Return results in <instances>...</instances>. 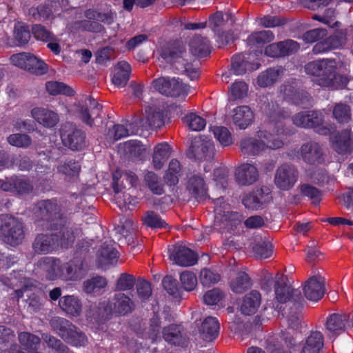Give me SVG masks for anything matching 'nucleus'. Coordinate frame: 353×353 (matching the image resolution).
<instances>
[{"label": "nucleus", "mask_w": 353, "mask_h": 353, "mask_svg": "<svg viewBox=\"0 0 353 353\" xmlns=\"http://www.w3.org/2000/svg\"><path fill=\"white\" fill-rule=\"evenodd\" d=\"M214 153L215 149L213 141L199 136L194 137L192 141L188 155L190 159L201 161L212 159Z\"/></svg>", "instance_id": "f8f14e48"}, {"label": "nucleus", "mask_w": 353, "mask_h": 353, "mask_svg": "<svg viewBox=\"0 0 353 353\" xmlns=\"http://www.w3.org/2000/svg\"><path fill=\"white\" fill-rule=\"evenodd\" d=\"M31 116L39 125L46 128H52L59 122V114L45 108H34L31 110Z\"/></svg>", "instance_id": "412c9836"}, {"label": "nucleus", "mask_w": 353, "mask_h": 353, "mask_svg": "<svg viewBox=\"0 0 353 353\" xmlns=\"http://www.w3.org/2000/svg\"><path fill=\"white\" fill-rule=\"evenodd\" d=\"M287 279L283 275L276 274L274 278H270L262 285L263 290L267 292L272 290L271 285H273L274 293V307L279 314L283 317L285 316V310L287 302Z\"/></svg>", "instance_id": "0eeeda50"}, {"label": "nucleus", "mask_w": 353, "mask_h": 353, "mask_svg": "<svg viewBox=\"0 0 353 353\" xmlns=\"http://www.w3.org/2000/svg\"><path fill=\"white\" fill-rule=\"evenodd\" d=\"M0 235L12 245L21 243L25 236L23 223L12 216L0 215Z\"/></svg>", "instance_id": "423d86ee"}, {"label": "nucleus", "mask_w": 353, "mask_h": 353, "mask_svg": "<svg viewBox=\"0 0 353 353\" xmlns=\"http://www.w3.org/2000/svg\"><path fill=\"white\" fill-rule=\"evenodd\" d=\"M190 49L194 56H207L210 52L209 41L206 37L196 35L190 40Z\"/></svg>", "instance_id": "c9c22d12"}, {"label": "nucleus", "mask_w": 353, "mask_h": 353, "mask_svg": "<svg viewBox=\"0 0 353 353\" xmlns=\"http://www.w3.org/2000/svg\"><path fill=\"white\" fill-rule=\"evenodd\" d=\"M301 155L305 162L315 165L323 161V152L321 146L315 142L307 143L301 148Z\"/></svg>", "instance_id": "393cba45"}, {"label": "nucleus", "mask_w": 353, "mask_h": 353, "mask_svg": "<svg viewBox=\"0 0 353 353\" xmlns=\"http://www.w3.org/2000/svg\"><path fill=\"white\" fill-rule=\"evenodd\" d=\"M169 252L170 259L174 263L180 266L187 267L193 265L198 260L197 254L183 245H173L169 249Z\"/></svg>", "instance_id": "4468645a"}, {"label": "nucleus", "mask_w": 353, "mask_h": 353, "mask_svg": "<svg viewBox=\"0 0 353 353\" xmlns=\"http://www.w3.org/2000/svg\"><path fill=\"white\" fill-rule=\"evenodd\" d=\"M240 149L242 154L246 156L258 155L263 151L259 139L252 137L242 139L240 142Z\"/></svg>", "instance_id": "79ce46f5"}, {"label": "nucleus", "mask_w": 353, "mask_h": 353, "mask_svg": "<svg viewBox=\"0 0 353 353\" xmlns=\"http://www.w3.org/2000/svg\"><path fill=\"white\" fill-rule=\"evenodd\" d=\"M59 307L67 314L78 316L82 311V303L78 297L73 295H67L61 297L59 301Z\"/></svg>", "instance_id": "2f4dec72"}, {"label": "nucleus", "mask_w": 353, "mask_h": 353, "mask_svg": "<svg viewBox=\"0 0 353 353\" xmlns=\"http://www.w3.org/2000/svg\"><path fill=\"white\" fill-rule=\"evenodd\" d=\"M154 88L162 94L173 97H185L190 92V87L178 79L161 77L152 82Z\"/></svg>", "instance_id": "1a4fd4ad"}, {"label": "nucleus", "mask_w": 353, "mask_h": 353, "mask_svg": "<svg viewBox=\"0 0 353 353\" xmlns=\"http://www.w3.org/2000/svg\"><path fill=\"white\" fill-rule=\"evenodd\" d=\"M59 245L57 233L39 234L32 243V249L36 254H46Z\"/></svg>", "instance_id": "6ab92c4d"}, {"label": "nucleus", "mask_w": 353, "mask_h": 353, "mask_svg": "<svg viewBox=\"0 0 353 353\" xmlns=\"http://www.w3.org/2000/svg\"><path fill=\"white\" fill-rule=\"evenodd\" d=\"M136 225L132 219L122 217L120 219V224L115 227V230L123 237H128L132 234L136 230Z\"/></svg>", "instance_id": "69168bd1"}, {"label": "nucleus", "mask_w": 353, "mask_h": 353, "mask_svg": "<svg viewBox=\"0 0 353 353\" xmlns=\"http://www.w3.org/2000/svg\"><path fill=\"white\" fill-rule=\"evenodd\" d=\"M162 334L164 340L170 344L180 345L184 343L183 329L179 325L171 324L164 327Z\"/></svg>", "instance_id": "f704fd0d"}, {"label": "nucleus", "mask_w": 353, "mask_h": 353, "mask_svg": "<svg viewBox=\"0 0 353 353\" xmlns=\"http://www.w3.org/2000/svg\"><path fill=\"white\" fill-rule=\"evenodd\" d=\"M292 120L294 124L297 126L314 128L321 123L322 119L317 112L306 111L297 114L293 117Z\"/></svg>", "instance_id": "7c9ffc66"}, {"label": "nucleus", "mask_w": 353, "mask_h": 353, "mask_svg": "<svg viewBox=\"0 0 353 353\" xmlns=\"http://www.w3.org/2000/svg\"><path fill=\"white\" fill-rule=\"evenodd\" d=\"M38 265L45 272L48 280L54 281L61 279V264L59 260L44 257L39 261Z\"/></svg>", "instance_id": "b1692460"}, {"label": "nucleus", "mask_w": 353, "mask_h": 353, "mask_svg": "<svg viewBox=\"0 0 353 353\" xmlns=\"http://www.w3.org/2000/svg\"><path fill=\"white\" fill-rule=\"evenodd\" d=\"M81 276L80 267L73 263L61 265V279L63 280H77Z\"/></svg>", "instance_id": "680f3d73"}, {"label": "nucleus", "mask_w": 353, "mask_h": 353, "mask_svg": "<svg viewBox=\"0 0 353 353\" xmlns=\"http://www.w3.org/2000/svg\"><path fill=\"white\" fill-rule=\"evenodd\" d=\"M230 92L232 99H241L248 95V85L244 81H236L230 85Z\"/></svg>", "instance_id": "338daca9"}, {"label": "nucleus", "mask_w": 353, "mask_h": 353, "mask_svg": "<svg viewBox=\"0 0 353 353\" xmlns=\"http://www.w3.org/2000/svg\"><path fill=\"white\" fill-rule=\"evenodd\" d=\"M130 72L131 67L128 63L125 61H119L114 68L112 78V83L119 88L125 86L129 80Z\"/></svg>", "instance_id": "72a5a7b5"}, {"label": "nucleus", "mask_w": 353, "mask_h": 353, "mask_svg": "<svg viewBox=\"0 0 353 353\" xmlns=\"http://www.w3.org/2000/svg\"><path fill=\"white\" fill-rule=\"evenodd\" d=\"M287 343V336L284 334L270 341L267 345L269 353H286L284 345Z\"/></svg>", "instance_id": "774afa93"}, {"label": "nucleus", "mask_w": 353, "mask_h": 353, "mask_svg": "<svg viewBox=\"0 0 353 353\" xmlns=\"http://www.w3.org/2000/svg\"><path fill=\"white\" fill-rule=\"evenodd\" d=\"M41 337L48 347L54 350L57 353H69V348L55 336L48 333H43Z\"/></svg>", "instance_id": "6e6d98bb"}, {"label": "nucleus", "mask_w": 353, "mask_h": 353, "mask_svg": "<svg viewBox=\"0 0 353 353\" xmlns=\"http://www.w3.org/2000/svg\"><path fill=\"white\" fill-rule=\"evenodd\" d=\"M47 92L51 95L65 94L72 96L74 94V90L63 83L57 81H48L46 84Z\"/></svg>", "instance_id": "5fc2aeb1"}, {"label": "nucleus", "mask_w": 353, "mask_h": 353, "mask_svg": "<svg viewBox=\"0 0 353 353\" xmlns=\"http://www.w3.org/2000/svg\"><path fill=\"white\" fill-rule=\"evenodd\" d=\"M214 212L216 221L225 222L229 221L232 216H237V214H233L230 211V207L223 197H219L214 200Z\"/></svg>", "instance_id": "e433bc0d"}, {"label": "nucleus", "mask_w": 353, "mask_h": 353, "mask_svg": "<svg viewBox=\"0 0 353 353\" xmlns=\"http://www.w3.org/2000/svg\"><path fill=\"white\" fill-rule=\"evenodd\" d=\"M210 131L223 147L229 146L232 144L233 139L227 128L223 126H214L210 128Z\"/></svg>", "instance_id": "603ef678"}, {"label": "nucleus", "mask_w": 353, "mask_h": 353, "mask_svg": "<svg viewBox=\"0 0 353 353\" xmlns=\"http://www.w3.org/2000/svg\"><path fill=\"white\" fill-rule=\"evenodd\" d=\"M18 345L15 343V334L13 330L0 325V353H17Z\"/></svg>", "instance_id": "a878e982"}, {"label": "nucleus", "mask_w": 353, "mask_h": 353, "mask_svg": "<svg viewBox=\"0 0 353 353\" xmlns=\"http://www.w3.org/2000/svg\"><path fill=\"white\" fill-rule=\"evenodd\" d=\"M259 177L256 168L250 163H245L238 168L236 178L238 183L243 185H248L254 183Z\"/></svg>", "instance_id": "cd10ccee"}, {"label": "nucleus", "mask_w": 353, "mask_h": 353, "mask_svg": "<svg viewBox=\"0 0 353 353\" xmlns=\"http://www.w3.org/2000/svg\"><path fill=\"white\" fill-rule=\"evenodd\" d=\"M160 56L177 70L185 72L190 79L198 77V67L195 64V59L187 52L182 43L178 42L168 44L162 48Z\"/></svg>", "instance_id": "7ed1b4c3"}, {"label": "nucleus", "mask_w": 353, "mask_h": 353, "mask_svg": "<svg viewBox=\"0 0 353 353\" xmlns=\"http://www.w3.org/2000/svg\"><path fill=\"white\" fill-rule=\"evenodd\" d=\"M170 155V148L165 143L158 144L154 150L153 165L156 169H161Z\"/></svg>", "instance_id": "de8ad7c7"}, {"label": "nucleus", "mask_w": 353, "mask_h": 353, "mask_svg": "<svg viewBox=\"0 0 353 353\" xmlns=\"http://www.w3.org/2000/svg\"><path fill=\"white\" fill-rule=\"evenodd\" d=\"M186 190L190 196L199 202L208 198V188L203 177L199 174H192L187 178Z\"/></svg>", "instance_id": "f3484780"}, {"label": "nucleus", "mask_w": 353, "mask_h": 353, "mask_svg": "<svg viewBox=\"0 0 353 353\" xmlns=\"http://www.w3.org/2000/svg\"><path fill=\"white\" fill-rule=\"evenodd\" d=\"M143 223L152 228H165L168 224L161 216L153 211H148L142 217Z\"/></svg>", "instance_id": "13d9d810"}, {"label": "nucleus", "mask_w": 353, "mask_h": 353, "mask_svg": "<svg viewBox=\"0 0 353 353\" xmlns=\"http://www.w3.org/2000/svg\"><path fill=\"white\" fill-rule=\"evenodd\" d=\"M18 339L23 350L26 352L38 350L41 343V339L28 332H22L19 334Z\"/></svg>", "instance_id": "ea45409f"}, {"label": "nucleus", "mask_w": 353, "mask_h": 353, "mask_svg": "<svg viewBox=\"0 0 353 353\" xmlns=\"http://www.w3.org/2000/svg\"><path fill=\"white\" fill-rule=\"evenodd\" d=\"M146 116H145V121H144L143 119L142 124H144L145 126H142L143 128H146L147 125L149 127L153 128H161L163 124V112L160 110H157L155 108L150 107L145 110ZM140 119L139 118H137Z\"/></svg>", "instance_id": "49530a36"}, {"label": "nucleus", "mask_w": 353, "mask_h": 353, "mask_svg": "<svg viewBox=\"0 0 353 353\" xmlns=\"http://www.w3.org/2000/svg\"><path fill=\"white\" fill-rule=\"evenodd\" d=\"M333 116L339 123H348L351 119L350 108L346 104L337 103L333 109Z\"/></svg>", "instance_id": "052dcab7"}, {"label": "nucleus", "mask_w": 353, "mask_h": 353, "mask_svg": "<svg viewBox=\"0 0 353 353\" xmlns=\"http://www.w3.org/2000/svg\"><path fill=\"white\" fill-rule=\"evenodd\" d=\"M232 112V121L240 129H245L254 120V113L248 105L236 107Z\"/></svg>", "instance_id": "bb28decb"}, {"label": "nucleus", "mask_w": 353, "mask_h": 353, "mask_svg": "<svg viewBox=\"0 0 353 353\" xmlns=\"http://www.w3.org/2000/svg\"><path fill=\"white\" fill-rule=\"evenodd\" d=\"M145 186L154 194L161 195L164 192V185L161 179L156 173L150 171L144 175Z\"/></svg>", "instance_id": "37998d69"}, {"label": "nucleus", "mask_w": 353, "mask_h": 353, "mask_svg": "<svg viewBox=\"0 0 353 353\" xmlns=\"http://www.w3.org/2000/svg\"><path fill=\"white\" fill-rule=\"evenodd\" d=\"M261 302V294L256 290H252L247 294L243 299L241 312L244 315H252L256 312Z\"/></svg>", "instance_id": "c756f323"}, {"label": "nucleus", "mask_w": 353, "mask_h": 353, "mask_svg": "<svg viewBox=\"0 0 353 353\" xmlns=\"http://www.w3.org/2000/svg\"><path fill=\"white\" fill-rule=\"evenodd\" d=\"M101 105L91 97L85 99L83 103L77 107V113L79 118L87 125L92 126L94 118L100 116Z\"/></svg>", "instance_id": "2eb2a0df"}, {"label": "nucleus", "mask_w": 353, "mask_h": 353, "mask_svg": "<svg viewBox=\"0 0 353 353\" xmlns=\"http://www.w3.org/2000/svg\"><path fill=\"white\" fill-rule=\"evenodd\" d=\"M251 286L250 279L244 272L237 273L236 277L230 283V288L236 294L243 293Z\"/></svg>", "instance_id": "3c124183"}, {"label": "nucleus", "mask_w": 353, "mask_h": 353, "mask_svg": "<svg viewBox=\"0 0 353 353\" xmlns=\"http://www.w3.org/2000/svg\"><path fill=\"white\" fill-rule=\"evenodd\" d=\"M285 68L281 65L269 68L260 72L256 78V84L261 88L272 86L284 77Z\"/></svg>", "instance_id": "aec40b11"}, {"label": "nucleus", "mask_w": 353, "mask_h": 353, "mask_svg": "<svg viewBox=\"0 0 353 353\" xmlns=\"http://www.w3.org/2000/svg\"><path fill=\"white\" fill-rule=\"evenodd\" d=\"M119 257V252L114 248L112 241H105L101 244L96 254V261L102 268L117 263Z\"/></svg>", "instance_id": "dca6fc26"}, {"label": "nucleus", "mask_w": 353, "mask_h": 353, "mask_svg": "<svg viewBox=\"0 0 353 353\" xmlns=\"http://www.w3.org/2000/svg\"><path fill=\"white\" fill-rule=\"evenodd\" d=\"M81 170L79 163L70 159L61 162L57 166L59 173L63 174L67 180H71L77 177Z\"/></svg>", "instance_id": "58836bf2"}, {"label": "nucleus", "mask_w": 353, "mask_h": 353, "mask_svg": "<svg viewBox=\"0 0 353 353\" xmlns=\"http://www.w3.org/2000/svg\"><path fill=\"white\" fill-rule=\"evenodd\" d=\"M103 312L102 316L105 318L114 314L116 316L125 315L132 312L133 302L124 293L119 292L114 295L106 303H103Z\"/></svg>", "instance_id": "9d476101"}, {"label": "nucleus", "mask_w": 353, "mask_h": 353, "mask_svg": "<svg viewBox=\"0 0 353 353\" xmlns=\"http://www.w3.org/2000/svg\"><path fill=\"white\" fill-rule=\"evenodd\" d=\"M38 217L41 219L39 225L42 230H59L57 234L59 245L62 247H68L72 245L77 238L81 236V230L73 226L63 224L64 220L60 213V208L57 203L51 200L39 201L37 205Z\"/></svg>", "instance_id": "f257e3e1"}, {"label": "nucleus", "mask_w": 353, "mask_h": 353, "mask_svg": "<svg viewBox=\"0 0 353 353\" xmlns=\"http://www.w3.org/2000/svg\"><path fill=\"white\" fill-rule=\"evenodd\" d=\"M323 346V337L320 332H313L306 339L301 353H319Z\"/></svg>", "instance_id": "a19ab883"}, {"label": "nucleus", "mask_w": 353, "mask_h": 353, "mask_svg": "<svg viewBox=\"0 0 353 353\" xmlns=\"http://www.w3.org/2000/svg\"><path fill=\"white\" fill-rule=\"evenodd\" d=\"M123 150L127 157L133 160L140 157L146 151V147L139 141L130 140L124 143Z\"/></svg>", "instance_id": "09e8293b"}, {"label": "nucleus", "mask_w": 353, "mask_h": 353, "mask_svg": "<svg viewBox=\"0 0 353 353\" xmlns=\"http://www.w3.org/2000/svg\"><path fill=\"white\" fill-rule=\"evenodd\" d=\"M72 28L76 31H88L92 32H101L103 27L97 21L90 20H82L74 22Z\"/></svg>", "instance_id": "bf43d9fd"}, {"label": "nucleus", "mask_w": 353, "mask_h": 353, "mask_svg": "<svg viewBox=\"0 0 353 353\" xmlns=\"http://www.w3.org/2000/svg\"><path fill=\"white\" fill-rule=\"evenodd\" d=\"M274 39L273 32L270 30H262L252 32L247 39V43L250 46H260L271 42Z\"/></svg>", "instance_id": "8fccbe9b"}, {"label": "nucleus", "mask_w": 353, "mask_h": 353, "mask_svg": "<svg viewBox=\"0 0 353 353\" xmlns=\"http://www.w3.org/2000/svg\"><path fill=\"white\" fill-rule=\"evenodd\" d=\"M26 70L35 74H43L47 72L48 68L41 59L30 54Z\"/></svg>", "instance_id": "e2e57ef3"}, {"label": "nucleus", "mask_w": 353, "mask_h": 353, "mask_svg": "<svg viewBox=\"0 0 353 353\" xmlns=\"http://www.w3.org/2000/svg\"><path fill=\"white\" fill-rule=\"evenodd\" d=\"M332 146L339 154H347L353 151V134L349 130L330 137Z\"/></svg>", "instance_id": "4be33fe9"}, {"label": "nucleus", "mask_w": 353, "mask_h": 353, "mask_svg": "<svg viewBox=\"0 0 353 353\" xmlns=\"http://www.w3.org/2000/svg\"><path fill=\"white\" fill-rule=\"evenodd\" d=\"M107 285V281L102 276H95L83 282V290L87 294L97 293Z\"/></svg>", "instance_id": "864d4df0"}, {"label": "nucleus", "mask_w": 353, "mask_h": 353, "mask_svg": "<svg viewBox=\"0 0 353 353\" xmlns=\"http://www.w3.org/2000/svg\"><path fill=\"white\" fill-rule=\"evenodd\" d=\"M285 116L282 115L281 119L275 123L276 134H273L266 130H260L256 132V137L262 145L263 151L267 149H278L283 145L285 132L283 124H285Z\"/></svg>", "instance_id": "6e6552de"}, {"label": "nucleus", "mask_w": 353, "mask_h": 353, "mask_svg": "<svg viewBox=\"0 0 353 353\" xmlns=\"http://www.w3.org/2000/svg\"><path fill=\"white\" fill-rule=\"evenodd\" d=\"M142 122V119H135L131 123L126 121L124 124L114 125L112 128L109 129L107 136L110 139L117 141L128 136L136 134L139 132V125L145 126Z\"/></svg>", "instance_id": "a211bd4d"}, {"label": "nucleus", "mask_w": 353, "mask_h": 353, "mask_svg": "<svg viewBox=\"0 0 353 353\" xmlns=\"http://www.w3.org/2000/svg\"><path fill=\"white\" fill-rule=\"evenodd\" d=\"M349 316L345 314H332L326 321L325 328L330 338H335L346 330Z\"/></svg>", "instance_id": "5701e85b"}, {"label": "nucleus", "mask_w": 353, "mask_h": 353, "mask_svg": "<svg viewBox=\"0 0 353 353\" xmlns=\"http://www.w3.org/2000/svg\"><path fill=\"white\" fill-rule=\"evenodd\" d=\"M264 53L272 58L285 57L287 54V42L283 41L270 44L265 47Z\"/></svg>", "instance_id": "4d7b16f0"}, {"label": "nucleus", "mask_w": 353, "mask_h": 353, "mask_svg": "<svg viewBox=\"0 0 353 353\" xmlns=\"http://www.w3.org/2000/svg\"><path fill=\"white\" fill-rule=\"evenodd\" d=\"M181 175V165L180 162L177 159H172L164 175L165 182L168 185H174L178 183Z\"/></svg>", "instance_id": "c03bdc74"}, {"label": "nucleus", "mask_w": 353, "mask_h": 353, "mask_svg": "<svg viewBox=\"0 0 353 353\" xmlns=\"http://www.w3.org/2000/svg\"><path fill=\"white\" fill-rule=\"evenodd\" d=\"M219 329L220 325L216 318L208 316L202 322L199 333L203 341H212L218 336Z\"/></svg>", "instance_id": "c85d7f7f"}, {"label": "nucleus", "mask_w": 353, "mask_h": 353, "mask_svg": "<svg viewBox=\"0 0 353 353\" xmlns=\"http://www.w3.org/2000/svg\"><path fill=\"white\" fill-rule=\"evenodd\" d=\"M137 179V175L133 172L117 170L113 174V189L114 192L118 194L120 192L119 188L120 180L121 185H123L125 188V184H123L125 181L128 183L129 186L132 187L136 184Z\"/></svg>", "instance_id": "4c0bfd02"}, {"label": "nucleus", "mask_w": 353, "mask_h": 353, "mask_svg": "<svg viewBox=\"0 0 353 353\" xmlns=\"http://www.w3.org/2000/svg\"><path fill=\"white\" fill-rule=\"evenodd\" d=\"M325 292L324 278L318 271L313 270L303 287L305 296L309 301L316 302L323 298Z\"/></svg>", "instance_id": "ddd939ff"}, {"label": "nucleus", "mask_w": 353, "mask_h": 353, "mask_svg": "<svg viewBox=\"0 0 353 353\" xmlns=\"http://www.w3.org/2000/svg\"><path fill=\"white\" fill-rule=\"evenodd\" d=\"M231 18L229 13H223L216 12L209 17V25L212 30L216 34L219 31V28L222 27L225 22Z\"/></svg>", "instance_id": "0e129e2a"}, {"label": "nucleus", "mask_w": 353, "mask_h": 353, "mask_svg": "<svg viewBox=\"0 0 353 353\" xmlns=\"http://www.w3.org/2000/svg\"><path fill=\"white\" fill-rule=\"evenodd\" d=\"M299 282L288 277V328L296 330L301 322L304 299L299 288Z\"/></svg>", "instance_id": "39448f33"}, {"label": "nucleus", "mask_w": 353, "mask_h": 353, "mask_svg": "<svg viewBox=\"0 0 353 353\" xmlns=\"http://www.w3.org/2000/svg\"><path fill=\"white\" fill-rule=\"evenodd\" d=\"M50 324L52 330L67 343L74 347H84L88 343L87 336L68 320L56 316Z\"/></svg>", "instance_id": "20e7f679"}, {"label": "nucleus", "mask_w": 353, "mask_h": 353, "mask_svg": "<svg viewBox=\"0 0 353 353\" xmlns=\"http://www.w3.org/2000/svg\"><path fill=\"white\" fill-rule=\"evenodd\" d=\"M256 69L254 65L248 62L244 54H236L232 57L231 70L236 75H242L247 70Z\"/></svg>", "instance_id": "a18cd8bd"}, {"label": "nucleus", "mask_w": 353, "mask_h": 353, "mask_svg": "<svg viewBox=\"0 0 353 353\" xmlns=\"http://www.w3.org/2000/svg\"><path fill=\"white\" fill-rule=\"evenodd\" d=\"M63 144L72 150H80L85 147V134L71 123L63 124L61 129Z\"/></svg>", "instance_id": "9b49d317"}, {"label": "nucleus", "mask_w": 353, "mask_h": 353, "mask_svg": "<svg viewBox=\"0 0 353 353\" xmlns=\"http://www.w3.org/2000/svg\"><path fill=\"white\" fill-rule=\"evenodd\" d=\"M337 63L334 59L316 60L305 66L307 74L314 76L313 81L322 88L331 90L344 88L349 80L336 72Z\"/></svg>", "instance_id": "f03ea898"}, {"label": "nucleus", "mask_w": 353, "mask_h": 353, "mask_svg": "<svg viewBox=\"0 0 353 353\" xmlns=\"http://www.w3.org/2000/svg\"><path fill=\"white\" fill-rule=\"evenodd\" d=\"M345 35L342 32H336L326 39L325 43L321 41L316 43L313 51L314 53H321L331 48H338L345 43Z\"/></svg>", "instance_id": "473e14b6"}]
</instances>
